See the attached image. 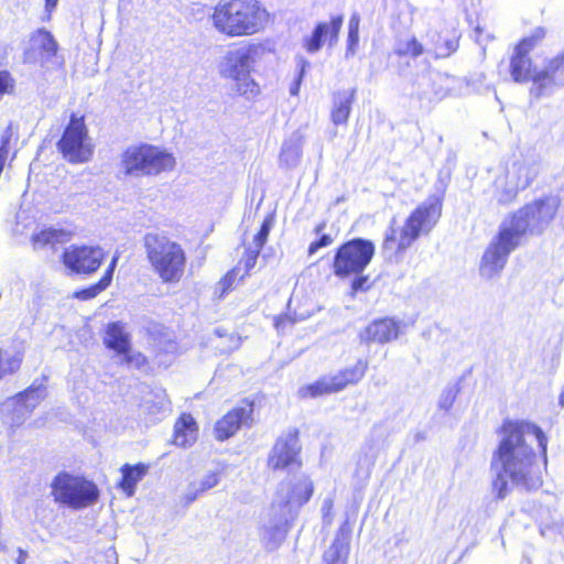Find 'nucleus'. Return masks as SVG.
<instances>
[{
  "label": "nucleus",
  "mask_w": 564,
  "mask_h": 564,
  "mask_svg": "<svg viewBox=\"0 0 564 564\" xmlns=\"http://www.w3.org/2000/svg\"><path fill=\"white\" fill-rule=\"evenodd\" d=\"M46 397V387L42 383L32 384L23 392L18 393V400H22L23 404L31 411L40 404Z\"/></svg>",
  "instance_id": "obj_35"
},
{
  "label": "nucleus",
  "mask_w": 564,
  "mask_h": 564,
  "mask_svg": "<svg viewBox=\"0 0 564 564\" xmlns=\"http://www.w3.org/2000/svg\"><path fill=\"white\" fill-rule=\"evenodd\" d=\"M104 343L108 348L116 350L119 355L126 352L130 347V340L121 322H113L107 326Z\"/></svg>",
  "instance_id": "obj_31"
},
{
  "label": "nucleus",
  "mask_w": 564,
  "mask_h": 564,
  "mask_svg": "<svg viewBox=\"0 0 564 564\" xmlns=\"http://www.w3.org/2000/svg\"><path fill=\"white\" fill-rule=\"evenodd\" d=\"M197 438V424L191 414H182L174 425V444L188 447Z\"/></svg>",
  "instance_id": "obj_27"
},
{
  "label": "nucleus",
  "mask_w": 564,
  "mask_h": 564,
  "mask_svg": "<svg viewBox=\"0 0 564 564\" xmlns=\"http://www.w3.org/2000/svg\"><path fill=\"white\" fill-rule=\"evenodd\" d=\"M352 528L348 519L339 527L332 544L323 554V564H347Z\"/></svg>",
  "instance_id": "obj_20"
},
{
  "label": "nucleus",
  "mask_w": 564,
  "mask_h": 564,
  "mask_svg": "<svg viewBox=\"0 0 564 564\" xmlns=\"http://www.w3.org/2000/svg\"><path fill=\"white\" fill-rule=\"evenodd\" d=\"M334 500L333 498H326L322 506L323 522L325 525H330L334 520L333 514Z\"/></svg>",
  "instance_id": "obj_50"
},
{
  "label": "nucleus",
  "mask_w": 564,
  "mask_h": 564,
  "mask_svg": "<svg viewBox=\"0 0 564 564\" xmlns=\"http://www.w3.org/2000/svg\"><path fill=\"white\" fill-rule=\"evenodd\" d=\"M541 464H546V437L542 430L524 421H507L491 460L492 492L505 499L511 486L525 490L542 485Z\"/></svg>",
  "instance_id": "obj_1"
},
{
  "label": "nucleus",
  "mask_w": 564,
  "mask_h": 564,
  "mask_svg": "<svg viewBox=\"0 0 564 564\" xmlns=\"http://www.w3.org/2000/svg\"><path fill=\"white\" fill-rule=\"evenodd\" d=\"M144 247L153 270L164 283H175L184 273L186 257L183 248L167 237L148 234Z\"/></svg>",
  "instance_id": "obj_4"
},
{
  "label": "nucleus",
  "mask_w": 564,
  "mask_h": 564,
  "mask_svg": "<svg viewBox=\"0 0 564 564\" xmlns=\"http://www.w3.org/2000/svg\"><path fill=\"white\" fill-rule=\"evenodd\" d=\"M325 378L327 380L332 393L341 391L348 386L340 371L334 376Z\"/></svg>",
  "instance_id": "obj_45"
},
{
  "label": "nucleus",
  "mask_w": 564,
  "mask_h": 564,
  "mask_svg": "<svg viewBox=\"0 0 564 564\" xmlns=\"http://www.w3.org/2000/svg\"><path fill=\"white\" fill-rule=\"evenodd\" d=\"M105 256L98 246L72 245L63 252V263L73 273L88 275L98 270Z\"/></svg>",
  "instance_id": "obj_13"
},
{
  "label": "nucleus",
  "mask_w": 564,
  "mask_h": 564,
  "mask_svg": "<svg viewBox=\"0 0 564 564\" xmlns=\"http://www.w3.org/2000/svg\"><path fill=\"white\" fill-rule=\"evenodd\" d=\"M375 250L373 242L364 238H354L343 243L334 256V274L345 279L352 273H364L375 256Z\"/></svg>",
  "instance_id": "obj_9"
},
{
  "label": "nucleus",
  "mask_w": 564,
  "mask_h": 564,
  "mask_svg": "<svg viewBox=\"0 0 564 564\" xmlns=\"http://www.w3.org/2000/svg\"><path fill=\"white\" fill-rule=\"evenodd\" d=\"M520 241L501 223L497 236L491 240L485 250L480 265V275L492 279L503 270L510 253L518 248Z\"/></svg>",
  "instance_id": "obj_11"
},
{
  "label": "nucleus",
  "mask_w": 564,
  "mask_h": 564,
  "mask_svg": "<svg viewBox=\"0 0 564 564\" xmlns=\"http://www.w3.org/2000/svg\"><path fill=\"white\" fill-rule=\"evenodd\" d=\"M393 235H394V230H393V229H391V235H387V236H386V239H384V248H388V247H389V245H390L391 242H393V241H394V237H393Z\"/></svg>",
  "instance_id": "obj_59"
},
{
  "label": "nucleus",
  "mask_w": 564,
  "mask_h": 564,
  "mask_svg": "<svg viewBox=\"0 0 564 564\" xmlns=\"http://www.w3.org/2000/svg\"><path fill=\"white\" fill-rule=\"evenodd\" d=\"M358 42L359 30H348L346 57L355 55Z\"/></svg>",
  "instance_id": "obj_48"
},
{
  "label": "nucleus",
  "mask_w": 564,
  "mask_h": 564,
  "mask_svg": "<svg viewBox=\"0 0 564 564\" xmlns=\"http://www.w3.org/2000/svg\"><path fill=\"white\" fill-rule=\"evenodd\" d=\"M121 364H126L129 367H134L137 369L142 368L145 365V357L138 351H132L130 347L126 350V352H121Z\"/></svg>",
  "instance_id": "obj_42"
},
{
  "label": "nucleus",
  "mask_w": 564,
  "mask_h": 564,
  "mask_svg": "<svg viewBox=\"0 0 564 564\" xmlns=\"http://www.w3.org/2000/svg\"><path fill=\"white\" fill-rule=\"evenodd\" d=\"M330 393L332 391L325 377L299 389V397L303 399L317 398Z\"/></svg>",
  "instance_id": "obj_38"
},
{
  "label": "nucleus",
  "mask_w": 564,
  "mask_h": 564,
  "mask_svg": "<svg viewBox=\"0 0 564 564\" xmlns=\"http://www.w3.org/2000/svg\"><path fill=\"white\" fill-rule=\"evenodd\" d=\"M21 364L22 356L20 354H12L0 348V380L17 372Z\"/></svg>",
  "instance_id": "obj_36"
},
{
  "label": "nucleus",
  "mask_w": 564,
  "mask_h": 564,
  "mask_svg": "<svg viewBox=\"0 0 564 564\" xmlns=\"http://www.w3.org/2000/svg\"><path fill=\"white\" fill-rule=\"evenodd\" d=\"M57 42L45 29H39L32 33L30 37V46L24 52L26 62H36L41 59L42 63L50 62L57 53Z\"/></svg>",
  "instance_id": "obj_19"
},
{
  "label": "nucleus",
  "mask_w": 564,
  "mask_h": 564,
  "mask_svg": "<svg viewBox=\"0 0 564 564\" xmlns=\"http://www.w3.org/2000/svg\"><path fill=\"white\" fill-rule=\"evenodd\" d=\"M446 51L441 53V55L446 56L452 52H455L458 47V42L456 40H448L445 42Z\"/></svg>",
  "instance_id": "obj_54"
},
{
  "label": "nucleus",
  "mask_w": 564,
  "mask_h": 564,
  "mask_svg": "<svg viewBox=\"0 0 564 564\" xmlns=\"http://www.w3.org/2000/svg\"><path fill=\"white\" fill-rule=\"evenodd\" d=\"M263 53L264 47L261 44H248L228 51L219 65L220 75L235 83L238 94L247 98L254 97L259 94V86L251 78V70Z\"/></svg>",
  "instance_id": "obj_3"
},
{
  "label": "nucleus",
  "mask_w": 564,
  "mask_h": 564,
  "mask_svg": "<svg viewBox=\"0 0 564 564\" xmlns=\"http://www.w3.org/2000/svg\"><path fill=\"white\" fill-rule=\"evenodd\" d=\"M142 408L152 420H159L160 415L164 416L171 412L170 401L164 390L152 391Z\"/></svg>",
  "instance_id": "obj_33"
},
{
  "label": "nucleus",
  "mask_w": 564,
  "mask_h": 564,
  "mask_svg": "<svg viewBox=\"0 0 564 564\" xmlns=\"http://www.w3.org/2000/svg\"><path fill=\"white\" fill-rule=\"evenodd\" d=\"M326 228V224L324 221L319 223L316 227H315V232L317 235H319L324 229Z\"/></svg>",
  "instance_id": "obj_60"
},
{
  "label": "nucleus",
  "mask_w": 564,
  "mask_h": 564,
  "mask_svg": "<svg viewBox=\"0 0 564 564\" xmlns=\"http://www.w3.org/2000/svg\"><path fill=\"white\" fill-rule=\"evenodd\" d=\"M564 53L561 56L549 61L542 72L533 77L532 93L536 98L551 93L552 88L564 84Z\"/></svg>",
  "instance_id": "obj_17"
},
{
  "label": "nucleus",
  "mask_w": 564,
  "mask_h": 564,
  "mask_svg": "<svg viewBox=\"0 0 564 564\" xmlns=\"http://www.w3.org/2000/svg\"><path fill=\"white\" fill-rule=\"evenodd\" d=\"M314 492L313 481L305 475L282 482L272 502V509H281L291 514L293 509L305 505Z\"/></svg>",
  "instance_id": "obj_12"
},
{
  "label": "nucleus",
  "mask_w": 564,
  "mask_h": 564,
  "mask_svg": "<svg viewBox=\"0 0 564 564\" xmlns=\"http://www.w3.org/2000/svg\"><path fill=\"white\" fill-rule=\"evenodd\" d=\"M14 80L7 70L0 72V95L10 93L13 89Z\"/></svg>",
  "instance_id": "obj_51"
},
{
  "label": "nucleus",
  "mask_w": 564,
  "mask_h": 564,
  "mask_svg": "<svg viewBox=\"0 0 564 564\" xmlns=\"http://www.w3.org/2000/svg\"><path fill=\"white\" fill-rule=\"evenodd\" d=\"M360 17L358 13H354L348 23V30H359Z\"/></svg>",
  "instance_id": "obj_55"
},
{
  "label": "nucleus",
  "mask_w": 564,
  "mask_h": 564,
  "mask_svg": "<svg viewBox=\"0 0 564 564\" xmlns=\"http://www.w3.org/2000/svg\"><path fill=\"white\" fill-rule=\"evenodd\" d=\"M404 323L400 319L384 317L371 322L359 333L361 343L386 344L394 340L402 332Z\"/></svg>",
  "instance_id": "obj_16"
},
{
  "label": "nucleus",
  "mask_w": 564,
  "mask_h": 564,
  "mask_svg": "<svg viewBox=\"0 0 564 564\" xmlns=\"http://www.w3.org/2000/svg\"><path fill=\"white\" fill-rule=\"evenodd\" d=\"M544 35L545 31L542 28H538L530 36L522 39L514 47L510 58V74L516 83L528 82L530 78L533 79L534 75L541 72L539 70L531 74V59L528 54ZM532 88L533 86L531 89ZM531 94L534 95L532 91Z\"/></svg>",
  "instance_id": "obj_14"
},
{
  "label": "nucleus",
  "mask_w": 564,
  "mask_h": 564,
  "mask_svg": "<svg viewBox=\"0 0 564 564\" xmlns=\"http://www.w3.org/2000/svg\"><path fill=\"white\" fill-rule=\"evenodd\" d=\"M203 494V491H200V488L198 487V485L196 482H192L188 488H187V491L185 492L183 499L185 500V505L188 506L191 505L193 501H195L198 496Z\"/></svg>",
  "instance_id": "obj_52"
},
{
  "label": "nucleus",
  "mask_w": 564,
  "mask_h": 564,
  "mask_svg": "<svg viewBox=\"0 0 564 564\" xmlns=\"http://www.w3.org/2000/svg\"><path fill=\"white\" fill-rule=\"evenodd\" d=\"M57 1L58 0H45V8L47 11H52L56 4H57Z\"/></svg>",
  "instance_id": "obj_58"
},
{
  "label": "nucleus",
  "mask_w": 564,
  "mask_h": 564,
  "mask_svg": "<svg viewBox=\"0 0 564 564\" xmlns=\"http://www.w3.org/2000/svg\"><path fill=\"white\" fill-rule=\"evenodd\" d=\"M18 557L15 560V564H24L26 558H28V552L22 550V549H18Z\"/></svg>",
  "instance_id": "obj_57"
},
{
  "label": "nucleus",
  "mask_w": 564,
  "mask_h": 564,
  "mask_svg": "<svg viewBox=\"0 0 564 564\" xmlns=\"http://www.w3.org/2000/svg\"><path fill=\"white\" fill-rule=\"evenodd\" d=\"M458 388L453 386H447L441 393L437 405L441 410L448 411L457 397Z\"/></svg>",
  "instance_id": "obj_40"
},
{
  "label": "nucleus",
  "mask_w": 564,
  "mask_h": 564,
  "mask_svg": "<svg viewBox=\"0 0 564 564\" xmlns=\"http://www.w3.org/2000/svg\"><path fill=\"white\" fill-rule=\"evenodd\" d=\"M268 12L258 0H220L215 8V28L229 36L251 35L264 28Z\"/></svg>",
  "instance_id": "obj_2"
},
{
  "label": "nucleus",
  "mask_w": 564,
  "mask_h": 564,
  "mask_svg": "<svg viewBox=\"0 0 564 564\" xmlns=\"http://www.w3.org/2000/svg\"><path fill=\"white\" fill-rule=\"evenodd\" d=\"M238 269H232L231 271H229L219 282V288L221 290V293H220V296H224V294L226 292H228L231 288H232V284L238 275Z\"/></svg>",
  "instance_id": "obj_47"
},
{
  "label": "nucleus",
  "mask_w": 564,
  "mask_h": 564,
  "mask_svg": "<svg viewBox=\"0 0 564 564\" xmlns=\"http://www.w3.org/2000/svg\"><path fill=\"white\" fill-rule=\"evenodd\" d=\"M540 163L533 160H518L505 173L519 191L528 188L540 174Z\"/></svg>",
  "instance_id": "obj_22"
},
{
  "label": "nucleus",
  "mask_w": 564,
  "mask_h": 564,
  "mask_svg": "<svg viewBox=\"0 0 564 564\" xmlns=\"http://www.w3.org/2000/svg\"><path fill=\"white\" fill-rule=\"evenodd\" d=\"M441 79L440 74L424 73L417 77L415 85L417 86V95L421 99L440 100L445 97V91L441 87H436V82Z\"/></svg>",
  "instance_id": "obj_29"
},
{
  "label": "nucleus",
  "mask_w": 564,
  "mask_h": 564,
  "mask_svg": "<svg viewBox=\"0 0 564 564\" xmlns=\"http://www.w3.org/2000/svg\"><path fill=\"white\" fill-rule=\"evenodd\" d=\"M355 90L338 91L334 96V107L332 110V120L335 124L346 123L351 110Z\"/></svg>",
  "instance_id": "obj_32"
},
{
  "label": "nucleus",
  "mask_w": 564,
  "mask_h": 564,
  "mask_svg": "<svg viewBox=\"0 0 564 564\" xmlns=\"http://www.w3.org/2000/svg\"><path fill=\"white\" fill-rule=\"evenodd\" d=\"M219 482V475L217 473H209L205 475L199 482H196L200 488V491L205 492L214 487H216Z\"/></svg>",
  "instance_id": "obj_46"
},
{
  "label": "nucleus",
  "mask_w": 564,
  "mask_h": 564,
  "mask_svg": "<svg viewBox=\"0 0 564 564\" xmlns=\"http://www.w3.org/2000/svg\"><path fill=\"white\" fill-rule=\"evenodd\" d=\"M367 368L368 362L362 359H359L352 367L346 368L340 372L347 384H355L364 378Z\"/></svg>",
  "instance_id": "obj_39"
},
{
  "label": "nucleus",
  "mask_w": 564,
  "mask_h": 564,
  "mask_svg": "<svg viewBox=\"0 0 564 564\" xmlns=\"http://www.w3.org/2000/svg\"><path fill=\"white\" fill-rule=\"evenodd\" d=\"M442 215V198L429 196L408 217L398 241V251L408 249L421 235L429 234Z\"/></svg>",
  "instance_id": "obj_8"
},
{
  "label": "nucleus",
  "mask_w": 564,
  "mask_h": 564,
  "mask_svg": "<svg viewBox=\"0 0 564 564\" xmlns=\"http://www.w3.org/2000/svg\"><path fill=\"white\" fill-rule=\"evenodd\" d=\"M301 83H302V79H300V77H296V79L294 80V83L290 87V94L291 95L296 96L299 94Z\"/></svg>",
  "instance_id": "obj_56"
},
{
  "label": "nucleus",
  "mask_w": 564,
  "mask_h": 564,
  "mask_svg": "<svg viewBox=\"0 0 564 564\" xmlns=\"http://www.w3.org/2000/svg\"><path fill=\"white\" fill-rule=\"evenodd\" d=\"M61 236H62V231H59V230L45 229V230H42L39 234L33 236V243L35 246H37V245L45 246L48 243L58 242Z\"/></svg>",
  "instance_id": "obj_41"
},
{
  "label": "nucleus",
  "mask_w": 564,
  "mask_h": 564,
  "mask_svg": "<svg viewBox=\"0 0 564 564\" xmlns=\"http://www.w3.org/2000/svg\"><path fill=\"white\" fill-rule=\"evenodd\" d=\"M303 152V138L293 133L281 147L279 154V166L285 170H294L299 166Z\"/></svg>",
  "instance_id": "obj_23"
},
{
  "label": "nucleus",
  "mask_w": 564,
  "mask_h": 564,
  "mask_svg": "<svg viewBox=\"0 0 564 564\" xmlns=\"http://www.w3.org/2000/svg\"><path fill=\"white\" fill-rule=\"evenodd\" d=\"M273 510L275 511V519L269 525H264L261 532V538L269 550L276 549L285 539V523L290 516L281 509Z\"/></svg>",
  "instance_id": "obj_24"
},
{
  "label": "nucleus",
  "mask_w": 564,
  "mask_h": 564,
  "mask_svg": "<svg viewBox=\"0 0 564 564\" xmlns=\"http://www.w3.org/2000/svg\"><path fill=\"white\" fill-rule=\"evenodd\" d=\"M253 412L252 403H246L228 412L215 426L217 440L225 441L231 437L240 427L248 425Z\"/></svg>",
  "instance_id": "obj_21"
},
{
  "label": "nucleus",
  "mask_w": 564,
  "mask_h": 564,
  "mask_svg": "<svg viewBox=\"0 0 564 564\" xmlns=\"http://www.w3.org/2000/svg\"><path fill=\"white\" fill-rule=\"evenodd\" d=\"M561 401L564 402V393L561 394Z\"/></svg>",
  "instance_id": "obj_61"
},
{
  "label": "nucleus",
  "mask_w": 564,
  "mask_h": 564,
  "mask_svg": "<svg viewBox=\"0 0 564 564\" xmlns=\"http://www.w3.org/2000/svg\"><path fill=\"white\" fill-rule=\"evenodd\" d=\"M57 149L63 158L73 164L89 162L94 154V145L83 117L72 115Z\"/></svg>",
  "instance_id": "obj_10"
},
{
  "label": "nucleus",
  "mask_w": 564,
  "mask_h": 564,
  "mask_svg": "<svg viewBox=\"0 0 564 564\" xmlns=\"http://www.w3.org/2000/svg\"><path fill=\"white\" fill-rule=\"evenodd\" d=\"M424 52L423 45L414 37L401 39L394 46V53L398 56L419 57Z\"/></svg>",
  "instance_id": "obj_37"
},
{
  "label": "nucleus",
  "mask_w": 564,
  "mask_h": 564,
  "mask_svg": "<svg viewBox=\"0 0 564 564\" xmlns=\"http://www.w3.org/2000/svg\"><path fill=\"white\" fill-rule=\"evenodd\" d=\"M364 455H365V464L367 465L366 468V476L368 477L370 474V467L375 464L376 457H377V446L375 444V441L367 440L361 448Z\"/></svg>",
  "instance_id": "obj_43"
},
{
  "label": "nucleus",
  "mask_w": 564,
  "mask_h": 564,
  "mask_svg": "<svg viewBox=\"0 0 564 564\" xmlns=\"http://www.w3.org/2000/svg\"><path fill=\"white\" fill-rule=\"evenodd\" d=\"M120 166L126 175H158L175 166L174 156L150 144L128 147L120 158Z\"/></svg>",
  "instance_id": "obj_6"
},
{
  "label": "nucleus",
  "mask_w": 564,
  "mask_h": 564,
  "mask_svg": "<svg viewBox=\"0 0 564 564\" xmlns=\"http://www.w3.org/2000/svg\"><path fill=\"white\" fill-rule=\"evenodd\" d=\"M310 62L302 56L296 57V67L299 69L297 77L303 79L306 69L310 67Z\"/></svg>",
  "instance_id": "obj_53"
},
{
  "label": "nucleus",
  "mask_w": 564,
  "mask_h": 564,
  "mask_svg": "<svg viewBox=\"0 0 564 564\" xmlns=\"http://www.w3.org/2000/svg\"><path fill=\"white\" fill-rule=\"evenodd\" d=\"M51 488L56 502L73 509L91 506L99 497V490L93 481L67 471L58 473L52 480Z\"/></svg>",
  "instance_id": "obj_7"
},
{
  "label": "nucleus",
  "mask_w": 564,
  "mask_h": 564,
  "mask_svg": "<svg viewBox=\"0 0 564 564\" xmlns=\"http://www.w3.org/2000/svg\"><path fill=\"white\" fill-rule=\"evenodd\" d=\"M558 206L556 196L539 198L505 218L502 224L521 242L525 235H541L554 219Z\"/></svg>",
  "instance_id": "obj_5"
},
{
  "label": "nucleus",
  "mask_w": 564,
  "mask_h": 564,
  "mask_svg": "<svg viewBox=\"0 0 564 564\" xmlns=\"http://www.w3.org/2000/svg\"><path fill=\"white\" fill-rule=\"evenodd\" d=\"M301 446L296 434L289 433L280 437L270 452L268 465L270 468L293 470L301 466Z\"/></svg>",
  "instance_id": "obj_15"
},
{
  "label": "nucleus",
  "mask_w": 564,
  "mask_h": 564,
  "mask_svg": "<svg viewBox=\"0 0 564 564\" xmlns=\"http://www.w3.org/2000/svg\"><path fill=\"white\" fill-rule=\"evenodd\" d=\"M117 261H118V257L115 256L112 258L109 267L107 268L105 274L102 275V278L97 283L90 285L89 288L77 291L74 294V296L78 300L87 301V300L96 297L100 292L106 290L109 286V284L111 283L113 271L117 265Z\"/></svg>",
  "instance_id": "obj_34"
},
{
  "label": "nucleus",
  "mask_w": 564,
  "mask_h": 564,
  "mask_svg": "<svg viewBox=\"0 0 564 564\" xmlns=\"http://www.w3.org/2000/svg\"><path fill=\"white\" fill-rule=\"evenodd\" d=\"M332 242H333V238L330 235H327V234L321 235V237L317 240L313 241L310 245L308 254H314L321 248H325V247L332 245Z\"/></svg>",
  "instance_id": "obj_49"
},
{
  "label": "nucleus",
  "mask_w": 564,
  "mask_h": 564,
  "mask_svg": "<svg viewBox=\"0 0 564 564\" xmlns=\"http://www.w3.org/2000/svg\"><path fill=\"white\" fill-rule=\"evenodd\" d=\"M354 279L351 281V293L356 294L359 291H366L369 289V276L362 273H352Z\"/></svg>",
  "instance_id": "obj_44"
},
{
  "label": "nucleus",
  "mask_w": 564,
  "mask_h": 564,
  "mask_svg": "<svg viewBox=\"0 0 564 564\" xmlns=\"http://www.w3.org/2000/svg\"><path fill=\"white\" fill-rule=\"evenodd\" d=\"M273 225V217L267 216L261 225L260 230L253 237L254 247H248L246 249L245 256L241 260V263L245 267V274H248L256 265L259 253L268 240V236Z\"/></svg>",
  "instance_id": "obj_25"
},
{
  "label": "nucleus",
  "mask_w": 564,
  "mask_h": 564,
  "mask_svg": "<svg viewBox=\"0 0 564 564\" xmlns=\"http://www.w3.org/2000/svg\"><path fill=\"white\" fill-rule=\"evenodd\" d=\"M519 192V188L514 186L505 172L496 176L492 183V197L500 205L512 203Z\"/></svg>",
  "instance_id": "obj_30"
},
{
  "label": "nucleus",
  "mask_w": 564,
  "mask_h": 564,
  "mask_svg": "<svg viewBox=\"0 0 564 564\" xmlns=\"http://www.w3.org/2000/svg\"><path fill=\"white\" fill-rule=\"evenodd\" d=\"M343 15L333 17L330 22H319L312 33L303 39V47L311 54L318 52L329 39V44L337 42L343 25Z\"/></svg>",
  "instance_id": "obj_18"
},
{
  "label": "nucleus",
  "mask_w": 564,
  "mask_h": 564,
  "mask_svg": "<svg viewBox=\"0 0 564 564\" xmlns=\"http://www.w3.org/2000/svg\"><path fill=\"white\" fill-rule=\"evenodd\" d=\"M2 421L11 427H18L31 415V411L23 404L22 400H18V394L8 399L1 408Z\"/></svg>",
  "instance_id": "obj_26"
},
{
  "label": "nucleus",
  "mask_w": 564,
  "mask_h": 564,
  "mask_svg": "<svg viewBox=\"0 0 564 564\" xmlns=\"http://www.w3.org/2000/svg\"><path fill=\"white\" fill-rule=\"evenodd\" d=\"M148 465L139 463L137 465L124 464L121 467L122 478L120 488L128 497H132L135 492L138 482L147 475Z\"/></svg>",
  "instance_id": "obj_28"
}]
</instances>
